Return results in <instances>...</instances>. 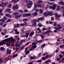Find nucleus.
<instances>
[{"label": "nucleus", "mask_w": 64, "mask_h": 64, "mask_svg": "<svg viewBox=\"0 0 64 64\" xmlns=\"http://www.w3.org/2000/svg\"><path fill=\"white\" fill-rule=\"evenodd\" d=\"M42 1L41 0H39L38 1V3L36 4L37 6L38 7H40V8L42 7V6L39 4V3H42Z\"/></svg>", "instance_id": "1"}, {"label": "nucleus", "mask_w": 64, "mask_h": 64, "mask_svg": "<svg viewBox=\"0 0 64 64\" xmlns=\"http://www.w3.org/2000/svg\"><path fill=\"white\" fill-rule=\"evenodd\" d=\"M13 39V38L12 37H11L9 39H6L3 40L4 41H5L6 42H10L11 41H12Z\"/></svg>", "instance_id": "2"}, {"label": "nucleus", "mask_w": 64, "mask_h": 64, "mask_svg": "<svg viewBox=\"0 0 64 64\" xmlns=\"http://www.w3.org/2000/svg\"><path fill=\"white\" fill-rule=\"evenodd\" d=\"M41 20V21H43V20H44V17H42L41 18H38V20H37L36 22H39V21L40 20Z\"/></svg>", "instance_id": "3"}, {"label": "nucleus", "mask_w": 64, "mask_h": 64, "mask_svg": "<svg viewBox=\"0 0 64 64\" xmlns=\"http://www.w3.org/2000/svg\"><path fill=\"white\" fill-rule=\"evenodd\" d=\"M52 12L53 11H52H52H49L48 12V15H49L50 16H53V15L54 14V13H52Z\"/></svg>", "instance_id": "4"}, {"label": "nucleus", "mask_w": 64, "mask_h": 64, "mask_svg": "<svg viewBox=\"0 0 64 64\" xmlns=\"http://www.w3.org/2000/svg\"><path fill=\"white\" fill-rule=\"evenodd\" d=\"M12 7L13 10H15V9L18 10V8H19L18 6H13Z\"/></svg>", "instance_id": "5"}, {"label": "nucleus", "mask_w": 64, "mask_h": 64, "mask_svg": "<svg viewBox=\"0 0 64 64\" xmlns=\"http://www.w3.org/2000/svg\"><path fill=\"white\" fill-rule=\"evenodd\" d=\"M11 9L8 8V9H7L6 10V12H8V13H9V14L11 12L10 11H11Z\"/></svg>", "instance_id": "6"}, {"label": "nucleus", "mask_w": 64, "mask_h": 64, "mask_svg": "<svg viewBox=\"0 0 64 64\" xmlns=\"http://www.w3.org/2000/svg\"><path fill=\"white\" fill-rule=\"evenodd\" d=\"M55 16L57 17V18H59L60 17H61V15H58V14L57 13H56L55 14Z\"/></svg>", "instance_id": "7"}, {"label": "nucleus", "mask_w": 64, "mask_h": 64, "mask_svg": "<svg viewBox=\"0 0 64 64\" xmlns=\"http://www.w3.org/2000/svg\"><path fill=\"white\" fill-rule=\"evenodd\" d=\"M26 6H27V8L28 9L31 8L32 7V5L30 4H28Z\"/></svg>", "instance_id": "8"}, {"label": "nucleus", "mask_w": 64, "mask_h": 64, "mask_svg": "<svg viewBox=\"0 0 64 64\" xmlns=\"http://www.w3.org/2000/svg\"><path fill=\"white\" fill-rule=\"evenodd\" d=\"M37 20L34 19L33 20V25H35L36 24V22H37Z\"/></svg>", "instance_id": "9"}, {"label": "nucleus", "mask_w": 64, "mask_h": 64, "mask_svg": "<svg viewBox=\"0 0 64 64\" xmlns=\"http://www.w3.org/2000/svg\"><path fill=\"white\" fill-rule=\"evenodd\" d=\"M34 34V31L32 32H30L29 34V36L31 37H32Z\"/></svg>", "instance_id": "10"}, {"label": "nucleus", "mask_w": 64, "mask_h": 64, "mask_svg": "<svg viewBox=\"0 0 64 64\" xmlns=\"http://www.w3.org/2000/svg\"><path fill=\"white\" fill-rule=\"evenodd\" d=\"M58 4L60 5H62L64 6V2H63L61 1L58 2Z\"/></svg>", "instance_id": "11"}, {"label": "nucleus", "mask_w": 64, "mask_h": 64, "mask_svg": "<svg viewBox=\"0 0 64 64\" xmlns=\"http://www.w3.org/2000/svg\"><path fill=\"white\" fill-rule=\"evenodd\" d=\"M4 44H5V41L3 40L2 42H0V46L1 45H4Z\"/></svg>", "instance_id": "12"}, {"label": "nucleus", "mask_w": 64, "mask_h": 64, "mask_svg": "<svg viewBox=\"0 0 64 64\" xmlns=\"http://www.w3.org/2000/svg\"><path fill=\"white\" fill-rule=\"evenodd\" d=\"M14 31L15 32V34H19V32L17 31V29H15L14 30Z\"/></svg>", "instance_id": "13"}, {"label": "nucleus", "mask_w": 64, "mask_h": 64, "mask_svg": "<svg viewBox=\"0 0 64 64\" xmlns=\"http://www.w3.org/2000/svg\"><path fill=\"white\" fill-rule=\"evenodd\" d=\"M28 4H30V5L32 6L33 4V2H32V1L30 0L28 2Z\"/></svg>", "instance_id": "14"}, {"label": "nucleus", "mask_w": 64, "mask_h": 64, "mask_svg": "<svg viewBox=\"0 0 64 64\" xmlns=\"http://www.w3.org/2000/svg\"><path fill=\"white\" fill-rule=\"evenodd\" d=\"M58 27H55V29L56 30H59V29H61L62 28V26H60L58 27V28H57Z\"/></svg>", "instance_id": "15"}, {"label": "nucleus", "mask_w": 64, "mask_h": 64, "mask_svg": "<svg viewBox=\"0 0 64 64\" xmlns=\"http://www.w3.org/2000/svg\"><path fill=\"white\" fill-rule=\"evenodd\" d=\"M16 41V40L14 39H13L12 41L10 42H8V43H14Z\"/></svg>", "instance_id": "16"}, {"label": "nucleus", "mask_w": 64, "mask_h": 64, "mask_svg": "<svg viewBox=\"0 0 64 64\" xmlns=\"http://www.w3.org/2000/svg\"><path fill=\"white\" fill-rule=\"evenodd\" d=\"M5 16L6 17H10V18L12 17V16L8 14H5Z\"/></svg>", "instance_id": "17"}, {"label": "nucleus", "mask_w": 64, "mask_h": 64, "mask_svg": "<svg viewBox=\"0 0 64 64\" xmlns=\"http://www.w3.org/2000/svg\"><path fill=\"white\" fill-rule=\"evenodd\" d=\"M56 5H53L52 6V9L55 10L56 9Z\"/></svg>", "instance_id": "18"}, {"label": "nucleus", "mask_w": 64, "mask_h": 64, "mask_svg": "<svg viewBox=\"0 0 64 64\" xmlns=\"http://www.w3.org/2000/svg\"><path fill=\"white\" fill-rule=\"evenodd\" d=\"M44 15V16H48V13H47V12H44L43 14Z\"/></svg>", "instance_id": "19"}, {"label": "nucleus", "mask_w": 64, "mask_h": 64, "mask_svg": "<svg viewBox=\"0 0 64 64\" xmlns=\"http://www.w3.org/2000/svg\"><path fill=\"white\" fill-rule=\"evenodd\" d=\"M11 50H10L8 51H7L6 54H11Z\"/></svg>", "instance_id": "20"}, {"label": "nucleus", "mask_w": 64, "mask_h": 64, "mask_svg": "<svg viewBox=\"0 0 64 64\" xmlns=\"http://www.w3.org/2000/svg\"><path fill=\"white\" fill-rule=\"evenodd\" d=\"M33 50H34V48L32 46L29 49V51H33Z\"/></svg>", "instance_id": "21"}, {"label": "nucleus", "mask_w": 64, "mask_h": 64, "mask_svg": "<svg viewBox=\"0 0 64 64\" xmlns=\"http://www.w3.org/2000/svg\"><path fill=\"white\" fill-rule=\"evenodd\" d=\"M52 62V61L51 60H49L46 61L45 62V63H48L49 62Z\"/></svg>", "instance_id": "22"}, {"label": "nucleus", "mask_w": 64, "mask_h": 64, "mask_svg": "<svg viewBox=\"0 0 64 64\" xmlns=\"http://www.w3.org/2000/svg\"><path fill=\"white\" fill-rule=\"evenodd\" d=\"M32 48H33V49H35L37 47V46L36 45H33L32 46Z\"/></svg>", "instance_id": "23"}, {"label": "nucleus", "mask_w": 64, "mask_h": 64, "mask_svg": "<svg viewBox=\"0 0 64 64\" xmlns=\"http://www.w3.org/2000/svg\"><path fill=\"white\" fill-rule=\"evenodd\" d=\"M14 37L16 38L18 40H20V39H19V37L18 36H15Z\"/></svg>", "instance_id": "24"}, {"label": "nucleus", "mask_w": 64, "mask_h": 64, "mask_svg": "<svg viewBox=\"0 0 64 64\" xmlns=\"http://www.w3.org/2000/svg\"><path fill=\"white\" fill-rule=\"evenodd\" d=\"M19 13L18 12H16L14 13V15H18Z\"/></svg>", "instance_id": "25"}, {"label": "nucleus", "mask_w": 64, "mask_h": 64, "mask_svg": "<svg viewBox=\"0 0 64 64\" xmlns=\"http://www.w3.org/2000/svg\"><path fill=\"white\" fill-rule=\"evenodd\" d=\"M31 15V13H27L26 14V16L27 17H28V16H30Z\"/></svg>", "instance_id": "26"}, {"label": "nucleus", "mask_w": 64, "mask_h": 64, "mask_svg": "<svg viewBox=\"0 0 64 64\" xmlns=\"http://www.w3.org/2000/svg\"><path fill=\"white\" fill-rule=\"evenodd\" d=\"M1 21H2V22H5V20L3 18H2L0 20V22H1Z\"/></svg>", "instance_id": "27"}, {"label": "nucleus", "mask_w": 64, "mask_h": 64, "mask_svg": "<svg viewBox=\"0 0 64 64\" xmlns=\"http://www.w3.org/2000/svg\"><path fill=\"white\" fill-rule=\"evenodd\" d=\"M39 42H42V40L36 41V43H39Z\"/></svg>", "instance_id": "28"}, {"label": "nucleus", "mask_w": 64, "mask_h": 64, "mask_svg": "<svg viewBox=\"0 0 64 64\" xmlns=\"http://www.w3.org/2000/svg\"><path fill=\"white\" fill-rule=\"evenodd\" d=\"M28 21V19L27 18H24L23 19V21L24 22H25V21Z\"/></svg>", "instance_id": "29"}, {"label": "nucleus", "mask_w": 64, "mask_h": 64, "mask_svg": "<svg viewBox=\"0 0 64 64\" xmlns=\"http://www.w3.org/2000/svg\"><path fill=\"white\" fill-rule=\"evenodd\" d=\"M60 48H62L64 47V44L61 45H60Z\"/></svg>", "instance_id": "30"}, {"label": "nucleus", "mask_w": 64, "mask_h": 64, "mask_svg": "<svg viewBox=\"0 0 64 64\" xmlns=\"http://www.w3.org/2000/svg\"><path fill=\"white\" fill-rule=\"evenodd\" d=\"M2 7L3 8L5 6V2H3L2 3Z\"/></svg>", "instance_id": "31"}, {"label": "nucleus", "mask_w": 64, "mask_h": 64, "mask_svg": "<svg viewBox=\"0 0 64 64\" xmlns=\"http://www.w3.org/2000/svg\"><path fill=\"white\" fill-rule=\"evenodd\" d=\"M23 16L24 17H26L27 16L26 14H24L23 15Z\"/></svg>", "instance_id": "32"}, {"label": "nucleus", "mask_w": 64, "mask_h": 64, "mask_svg": "<svg viewBox=\"0 0 64 64\" xmlns=\"http://www.w3.org/2000/svg\"><path fill=\"white\" fill-rule=\"evenodd\" d=\"M59 56L60 57V58H61V59L63 58V56L61 54H60V55H59Z\"/></svg>", "instance_id": "33"}, {"label": "nucleus", "mask_w": 64, "mask_h": 64, "mask_svg": "<svg viewBox=\"0 0 64 64\" xmlns=\"http://www.w3.org/2000/svg\"><path fill=\"white\" fill-rule=\"evenodd\" d=\"M12 6V5H11V4H9L8 5V7L10 8H11Z\"/></svg>", "instance_id": "34"}, {"label": "nucleus", "mask_w": 64, "mask_h": 64, "mask_svg": "<svg viewBox=\"0 0 64 64\" xmlns=\"http://www.w3.org/2000/svg\"><path fill=\"white\" fill-rule=\"evenodd\" d=\"M43 12V10L40 9V14L41 13H42Z\"/></svg>", "instance_id": "35"}, {"label": "nucleus", "mask_w": 64, "mask_h": 64, "mask_svg": "<svg viewBox=\"0 0 64 64\" xmlns=\"http://www.w3.org/2000/svg\"><path fill=\"white\" fill-rule=\"evenodd\" d=\"M30 51L29 50H28L26 52V54H28L29 52H30Z\"/></svg>", "instance_id": "36"}, {"label": "nucleus", "mask_w": 64, "mask_h": 64, "mask_svg": "<svg viewBox=\"0 0 64 64\" xmlns=\"http://www.w3.org/2000/svg\"><path fill=\"white\" fill-rule=\"evenodd\" d=\"M48 4L50 5H53V4H54V2L50 3L49 2H48Z\"/></svg>", "instance_id": "37"}, {"label": "nucleus", "mask_w": 64, "mask_h": 64, "mask_svg": "<svg viewBox=\"0 0 64 64\" xmlns=\"http://www.w3.org/2000/svg\"><path fill=\"white\" fill-rule=\"evenodd\" d=\"M3 19L5 20H7V18L6 16H4L3 17Z\"/></svg>", "instance_id": "38"}, {"label": "nucleus", "mask_w": 64, "mask_h": 64, "mask_svg": "<svg viewBox=\"0 0 64 64\" xmlns=\"http://www.w3.org/2000/svg\"><path fill=\"white\" fill-rule=\"evenodd\" d=\"M38 26L39 27H42V25L40 23H39L38 24Z\"/></svg>", "instance_id": "39"}, {"label": "nucleus", "mask_w": 64, "mask_h": 64, "mask_svg": "<svg viewBox=\"0 0 64 64\" xmlns=\"http://www.w3.org/2000/svg\"><path fill=\"white\" fill-rule=\"evenodd\" d=\"M11 21V19H8L6 21V22H10Z\"/></svg>", "instance_id": "40"}, {"label": "nucleus", "mask_w": 64, "mask_h": 64, "mask_svg": "<svg viewBox=\"0 0 64 64\" xmlns=\"http://www.w3.org/2000/svg\"><path fill=\"white\" fill-rule=\"evenodd\" d=\"M25 35L26 38H27V37H28V36H29V33H26V35Z\"/></svg>", "instance_id": "41"}, {"label": "nucleus", "mask_w": 64, "mask_h": 64, "mask_svg": "<svg viewBox=\"0 0 64 64\" xmlns=\"http://www.w3.org/2000/svg\"><path fill=\"white\" fill-rule=\"evenodd\" d=\"M57 22H54V25L53 26H57Z\"/></svg>", "instance_id": "42"}, {"label": "nucleus", "mask_w": 64, "mask_h": 64, "mask_svg": "<svg viewBox=\"0 0 64 64\" xmlns=\"http://www.w3.org/2000/svg\"><path fill=\"white\" fill-rule=\"evenodd\" d=\"M36 42H33L32 44V45H36Z\"/></svg>", "instance_id": "43"}, {"label": "nucleus", "mask_w": 64, "mask_h": 64, "mask_svg": "<svg viewBox=\"0 0 64 64\" xmlns=\"http://www.w3.org/2000/svg\"><path fill=\"white\" fill-rule=\"evenodd\" d=\"M24 12L25 13H26L27 12H28V10L26 9H25L24 10Z\"/></svg>", "instance_id": "44"}, {"label": "nucleus", "mask_w": 64, "mask_h": 64, "mask_svg": "<svg viewBox=\"0 0 64 64\" xmlns=\"http://www.w3.org/2000/svg\"><path fill=\"white\" fill-rule=\"evenodd\" d=\"M20 16H16V17L15 18L16 19H18L19 18H20Z\"/></svg>", "instance_id": "45"}, {"label": "nucleus", "mask_w": 64, "mask_h": 64, "mask_svg": "<svg viewBox=\"0 0 64 64\" xmlns=\"http://www.w3.org/2000/svg\"><path fill=\"white\" fill-rule=\"evenodd\" d=\"M16 25L17 28H19V26H20V24H16Z\"/></svg>", "instance_id": "46"}, {"label": "nucleus", "mask_w": 64, "mask_h": 64, "mask_svg": "<svg viewBox=\"0 0 64 64\" xmlns=\"http://www.w3.org/2000/svg\"><path fill=\"white\" fill-rule=\"evenodd\" d=\"M7 25V24H4V25H2V27H5V26H6Z\"/></svg>", "instance_id": "47"}, {"label": "nucleus", "mask_w": 64, "mask_h": 64, "mask_svg": "<svg viewBox=\"0 0 64 64\" xmlns=\"http://www.w3.org/2000/svg\"><path fill=\"white\" fill-rule=\"evenodd\" d=\"M34 15L35 16H37V15H38V12H34Z\"/></svg>", "instance_id": "48"}, {"label": "nucleus", "mask_w": 64, "mask_h": 64, "mask_svg": "<svg viewBox=\"0 0 64 64\" xmlns=\"http://www.w3.org/2000/svg\"><path fill=\"white\" fill-rule=\"evenodd\" d=\"M18 56V54H16L15 55H14L12 56V57L14 58V57H16V56Z\"/></svg>", "instance_id": "49"}, {"label": "nucleus", "mask_w": 64, "mask_h": 64, "mask_svg": "<svg viewBox=\"0 0 64 64\" xmlns=\"http://www.w3.org/2000/svg\"><path fill=\"white\" fill-rule=\"evenodd\" d=\"M0 49V50H1V51H2V50L4 49V48H3V47H1Z\"/></svg>", "instance_id": "50"}, {"label": "nucleus", "mask_w": 64, "mask_h": 64, "mask_svg": "<svg viewBox=\"0 0 64 64\" xmlns=\"http://www.w3.org/2000/svg\"><path fill=\"white\" fill-rule=\"evenodd\" d=\"M46 46V45L45 44H44L42 46V47H45V46Z\"/></svg>", "instance_id": "51"}, {"label": "nucleus", "mask_w": 64, "mask_h": 64, "mask_svg": "<svg viewBox=\"0 0 64 64\" xmlns=\"http://www.w3.org/2000/svg\"><path fill=\"white\" fill-rule=\"evenodd\" d=\"M18 11H19V12L20 13H22L23 12V11L22 10H18Z\"/></svg>", "instance_id": "52"}, {"label": "nucleus", "mask_w": 64, "mask_h": 64, "mask_svg": "<svg viewBox=\"0 0 64 64\" xmlns=\"http://www.w3.org/2000/svg\"><path fill=\"white\" fill-rule=\"evenodd\" d=\"M6 45H7L8 46H10L11 44L9 43H6Z\"/></svg>", "instance_id": "53"}, {"label": "nucleus", "mask_w": 64, "mask_h": 64, "mask_svg": "<svg viewBox=\"0 0 64 64\" xmlns=\"http://www.w3.org/2000/svg\"><path fill=\"white\" fill-rule=\"evenodd\" d=\"M10 60V58L9 57H8L6 59V60Z\"/></svg>", "instance_id": "54"}, {"label": "nucleus", "mask_w": 64, "mask_h": 64, "mask_svg": "<svg viewBox=\"0 0 64 64\" xmlns=\"http://www.w3.org/2000/svg\"><path fill=\"white\" fill-rule=\"evenodd\" d=\"M3 10L2 8H0V13H2Z\"/></svg>", "instance_id": "55"}, {"label": "nucleus", "mask_w": 64, "mask_h": 64, "mask_svg": "<svg viewBox=\"0 0 64 64\" xmlns=\"http://www.w3.org/2000/svg\"><path fill=\"white\" fill-rule=\"evenodd\" d=\"M14 29H15V28H17V26H16V24H15L14 25Z\"/></svg>", "instance_id": "56"}, {"label": "nucleus", "mask_w": 64, "mask_h": 64, "mask_svg": "<svg viewBox=\"0 0 64 64\" xmlns=\"http://www.w3.org/2000/svg\"><path fill=\"white\" fill-rule=\"evenodd\" d=\"M30 43V42H27L25 45V46H27V45H28Z\"/></svg>", "instance_id": "57"}, {"label": "nucleus", "mask_w": 64, "mask_h": 64, "mask_svg": "<svg viewBox=\"0 0 64 64\" xmlns=\"http://www.w3.org/2000/svg\"><path fill=\"white\" fill-rule=\"evenodd\" d=\"M28 50V48L27 47L25 49V52H24L25 53V52H26V51Z\"/></svg>", "instance_id": "58"}, {"label": "nucleus", "mask_w": 64, "mask_h": 64, "mask_svg": "<svg viewBox=\"0 0 64 64\" xmlns=\"http://www.w3.org/2000/svg\"><path fill=\"white\" fill-rule=\"evenodd\" d=\"M35 11H36V12H39V10L38 9H36L35 10Z\"/></svg>", "instance_id": "59"}, {"label": "nucleus", "mask_w": 64, "mask_h": 64, "mask_svg": "<svg viewBox=\"0 0 64 64\" xmlns=\"http://www.w3.org/2000/svg\"><path fill=\"white\" fill-rule=\"evenodd\" d=\"M18 47H16V48L15 49V51H17V50H18Z\"/></svg>", "instance_id": "60"}, {"label": "nucleus", "mask_w": 64, "mask_h": 64, "mask_svg": "<svg viewBox=\"0 0 64 64\" xmlns=\"http://www.w3.org/2000/svg\"><path fill=\"white\" fill-rule=\"evenodd\" d=\"M48 33V31H46V32L44 33V34H47Z\"/></svg>", "instance_id": "61"}, {"label": "nucleus", "mask_w": 64, "mask_h": 64, "mask_svg": "<svg viewBox=\"0 0 64 64\" xmlns=\"http://www.w3.org/2000/svg\"><path fill=\"white\" fill-rule=\"evenodd\" d=\"M36 62H41V60H37Z\"/></svg>", "instance_id": "62"}, {"label": "nucleus", "mask_w": 64, "mask_h": 64, "mask_svg": "<svg viewBox=\"0 0 64 64\" xmlns=\"http://www.w3.org/2000/svg\"><path fill=\"white\" fill-rule=\"evenodd\" d=\"M11 46H12V47H14V44H11Z\"/></svg>", "instance_id": "63"}, {"label": "nucleus", "mask_w": 64, "mask_h": 64, "mask_svg": "<svg viewBox=\"0 0 64 64\" xmlns=\"http://www.w3.org/2000/svg\"><path fill=\"white\" fill-rule=\"evenodd\" d=\"M49 8L50 9H52V6H50L49 7Z\"/></svg>", "instance_id": "64"}]
</instances>
